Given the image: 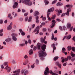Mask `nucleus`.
<instances>
[{
    "label": "nucleus",
    "instance_id": "obj_1",
    "mask_svg": "<svg viewBox=\"0 0 75 75\" xmlns=\"http://www.w3.org/2000/svg\"><path fill=\"white\" fill-rule=\"evenodd\" d=\"M45 49H46V45L43 44L42 46V51L39 52L40 53L39 54V57L41 58V60H44V58L43 57L47 55V54L45 52Z\"/></svg>",
    "mask_w": 75,
    "mask_h": 75
},
{
    "label": "nucleus",
    "instance_id": "obj_2",
    "mask_svg": "<svg viewBox=\"0 0 75 75\" xmlns=\"http://www.w3.org/2000/svg\"><path fill=\"white\" fill-rule=\"evenodd\" d=\"M54 8H52L48 9V11H47V18H48V19L47 20L48 21L49 20H50V21H51V19H52V18L50 17V13H51V12H53V11H54Z\"/></svg>",
    "mask_w": 75,
    "mask_h": 75
},
{
    "label": "nucleus",
    "instance_id": "obj_3",
    "mask_svg": "<svg viewBox=\"0 0 75 75\" xmlns=\"http://www.w3.org/2000/svg\"><path fill=\"white\" fill-rule=\"evenodd\" d=\"M22 2L29 6H31L33 4L32 2L30 0H22Z\"/></svg>",
    "mask_w": 75,
    "mask_h": 75
},
{
    "label": "nucleus",
    "instance_id": "obj_4",
    "mask_svg": "<svg viewBox=\"0 0 75 75\" xmlns=\"http://www.w3.org/2000/svg\"><path fill=\"white\" fill-rule=\"evenodd\" d=\"M11 35L12 36V39L13 40V41H17V38L15 37V36H17V35L15 33H13L11 34Z\"/></svg>",
    "mask_w": 75,
    "mask_h": 75
},
{
    "label": "nucleus",
    "instance_id": "obj_5",
    "mask_svg": "<svg viewBox=\"0 0 75 75\" xmlns=\"http://www.w3.org/2000/svg\"><path fill=\"white\" fill-rule=\"evenodd\" d=\"M18 7V3L17 2H15L14 4L13 5V8H15Z\"/></svg>",
    "mask_w": 75,
    "mask_h": 75
},
{
    "label": "nucleus",
    "instance_id": "obj_6",
    "mask_svg": "<svg viewBox=\"0 0 75 75\" xmlns=\"http://www.w3.org/2000/svg\"><path fill=\"white\" fill-rule=\"evenodd\" d=\"M57 13H58L57 14V16H60L61 14L62 13V10L59 9V10L58 11Z\"/></svg>",
    "mask_w": 75,
    "mask_h": 75
},
{
    "label": "nucleus",
    "instance_id": "obj_7",
    "mask_svg": "<svg viewBox=\"0 0 75 75\" xmlns=\"http://www.w3.org/2000/svg\"><path fill=\"white\" fill-rule=\"evenodd\" d=\"M7 68V72H10V71L11 70V69L10 67H8V66H6V67L4 69H6V70Z\"/></svg>",
    "mask_w": 75,
    "mask_h": 75
},
{
    "label": "nucleus",
    "instance_id": "obj_8",
    "mask_svg": "<svg viewBox=\"0 0 75 75\" xmlns=\"http://www.w3.org/2000/svg\"><path fill=\"white\" fill-rule=\"evenodd\" d=\"M39 30H40V27L39 26L37 27L35 29V30H34V33L36 32V31H39Z\"/></svg>",
    "mask_w": 75,
    "mask_h": 75
},
{
    "label": "nucleus",
    "instance_id": "obj_9",
    "mask_svg": "<svg viewBox=\"0 0 75 75\" xmlns=\"http://www.w3.org/2000/svg\"><path fill=\"white\" fill-rule=\"evenodd\" d=\"M71 8H69L67 9V12H66V15L67 16H69V12H70L71 11Z\"/></svg>",
    "mask_w": 75,
    "mask_h": 75
},
{
    "label": "nucleus",
    "instance_id": "obj_10",
    "mask_svg": "<svg viewBox=\"0 0 75 75\" xmlns=\"http://www.w3.org/2000/svg\"><path fill=\"white\" fill-rule=\"evenodd\" d=\"M52 25L51 27V28H53L54 27V25H55V20L54 19H53L52 20Z\"/></svg>",
    "mask_w": 75,
    "mask_h": 75
},
{
    "label": "nucleus",
    "instance_id": "obj_11",
    "mask_svg": "<svg viewBox=\"0 0 75 75\" xmlns=\"http://www.w3.org/2000/svg\"><path fill=\"white\" fill-rule=\"evenodd\" d=\"M24 73L25 74H28V71L27 70H24L21 71V73L23 74Z\"/></svg>",
    "mask_w": 75,
    "mask_h": 75
},
{
    "label": "nucleus",
    "instance_id": "obj_12",
    "mask_svg": "<svg viewBox=\"0 0 75 75\" xmlns=\"http://www.w3.org/2000/svg\"><path fill=\"white\" fill-rule=\"evenodd\" d=\"M39 14H40V13L38 11H35L34 13V16H37V15H39Z\"/></svg>",
    "mask_w": 75,
    "mask_h": 75
},
{
    "label": "nucleus",
    "instance_id": "obj_13",
    "mask_svg": "<svg viewBox=\"0 0 75 75\" xmlns=\"http://www.w3.org/2000/svg\"><path fill=\"white\" fill-rule=\"evenodd\" d=\"M72 58V57L71 56H68L67 58H65V61H68L69 60H70V59H71Z\"/></svg>",
    "mask_w": 75,
    "mask_h": 75
},
{
    "label": "nucleus",
    "instance_id": "obj_14",
    "mask_svg": "<svg viewBox=\"0 0 75 75\" xmlns=\"http://www.w3.org/2000/svg\"><path fill=\"white\" fill-rule=\"evenodd\" d=\"M19 31L22 35H25V33L23 31H22V29H19Z\"/></svg>",
    "mask_w": 75,
    "mask_h": 75
},
{
    "label": "nucleus",
    "instance_id": "obj_15",
    "mask_svg": "<svg viewBox=\"0 0 75 75\" xmlns=\"http://www.w3.org/2000/svg\"><path fill=\"white\" fill-rule=\"evenodd\" d=\"M56 65H58L59 68H61V64H59V62H57L56 63Z\"/></svg>",
    "mask_w": 75,
    "mask_h": 75
},
{
    "label": "nucleus",
    "instance_id": "obj_16",
    "mask_svg": "<svg viewBox=\"0 0 75 75\" xmlns=\"http://www.w3.org/2000/svg\"><path fill=\"white\" fill-rule=\"evenodd\" d=\"M71 27V25L70 23H68L67 25V28L68 29H69Z\"/></svg>",
    "mask_w": 75,
    "mask_h": 75
},
{
    "label": "nucleus",
    "instance_id": "obj_17",
    "mask_svg": "<svg viewBox=\"0 0 75 75\" xmlns=\"http://www.w3.org/2000/svg\"><path fill=\"white\" fill-rule=\"evenodd\" d=\"M37 45L38 47V50H40V48H41V44L38 43L37 44Z\"/></svg>",
    "mask_w": 75,
    "mask_h": 75
},
{
    "label": "nucleus",
    "instance_id": "obj_18",
    "mask_svg": "<svg viewBox=\"0 0 75 75\" xmlns=\"http://www.w3.org/2000/svg\"><path fill=\"white\" fill-rule=\"evenodd\" d=\"M12 28V26L11 25H9L7 27V30H10Z\"/></svg>",
    "mask_w": 75,
    "mask_h": 75
},
{
    "label": "nucleus",
    "instance_id": "obj_19",
    "mask_svg": "<svg viewBox=\"0 0 75 75\" xmlns=\"http://www.w3.org/2000/svg\"><path fill=\"white\" fill-rule=\"evenodd\" d=\"M13 15L14 16V17L15 18V17H16L17 16V13H16L15 12H13L12 13Z\"/></svg>",
    "mask_w": 75,
    "mask_h": 75
},
{
    "label": "nucleus",
    "instance_id": "obj_20",
    "mask_svg": "<svg viewBox=\"0 0 75 75\" xmlns=\"http://www.w3.org/2000/svg\"><path fill=\"white\" fill-rule=\"evenodd\" d=\"M44 2L45 3V5H47L49 3V1L47 0H45L44 1Z\"/></svg>",
    "mask_w": 75,
    "mask_h": 75
},
{
    "label": "nucleus",
    "instance_id": "obj_21",
    "mask_svg": "<svg viewBox=\"0 0 75 75\" xmlns=\"http://www.w3.org/2000/svg\"><path fill=\"white\" fill-rule=\"evenodd\" d=\"M71 55L72 58H74L75 57V54L73 53H72V52H71Z\"/></svg>",
    "mask_w": 75,
    "mask_h": 75
},
{
    "label": "nucleus",
    "instance_id": "obj_22",
    "mask_svg": "<svg viewBox=\"0 0 75 75\" xmlns=\"http://www.w3.org/2000/svg\"><path fill=\"white\" fill-rule=\"evenodd\" d=\"M29 55H32L33 54V51L32 50H30L29 52Z\"/></svg>",
    "mask_w": 75,
    "mask_h": 75
},
{
    "label": "nucleus",
    "instance_id": "obj_23",
    "mask_svg": "<svg viewBox=\"0 0 75 75\" xmlns=\"http://www.w3.org/2000/svg\"><path fill=\"white\" fill-rule=\"evenodd\" d=\"M71 38V35H67V40H69Z\"/></svg>",
    "mask_w": 75,
    "mask_h": 75
},
{
    "label": "nucleus",
    "instance_id": "obj_24",
    "mask_svg": "<svg viewBox=\"0 0 75 75\" xmlns=\"http://www.w3.org/2000/svg\"><path fill=\"white\" fill-rule=\"evenodd\" d=\"M67 48H68V51H69L70 50H71V49H72V47L70 46H69L67 47Z\"/></svg>",
    "mask_w": 75,
    "mask_h": 75
},
{
    "label": "nucleus",
    "instance_id": "obj_25",
    "mask_svg": "<svg viewBox=\"0 0 75 75\" xmlns=\"http://www.w3.org/2000/svg\"><path fill=\"white\" fill-rule=\"evenodd\" d=\"M11 40V38H9L5 40V41L6 42H9V41H10Z\"/></svg>",
    "mask_w": 75,
    "mask_h": 75
},
{
    "label": "nucleus",
    "instance_id": "obj_26",
    "mask_svg": "<svg viewBox=\"0 0 75 75\" xmlns=\"http://www.w3.org/2000/svg\"><path fill=\"white\" fill-rule=\"evenodd\" d=\"M50 74H52V75H58V74H56L55 73L53 72L52 71H50Z\"/></svg>",
    "mask_w": 75,
    "mask_h": 75
},
{
    "label": "nucleus",
    "instance_id": "obj_27",
    "mask_svg": "<svg viewBox=\"0 0 75 75\" xmlns=\"http://www.w3.org/2000/svg\"><path fill=\"white\" fill-rule=\"evenodd\" d=\"M45 41V39H44V38H40V41L42 42H44Z\"/></svg>",
    "mask_w": 75,
    "mask_h": 75
},
{
    "label": "nucleus",
    "instance_id": "obj_28",
    "mask_svg": "<svg viewBox=\"0 0 75 75\" xmlns=\"http://www.w3.org/2000/svg\"><path fill=\"white\" fill-rule=\"evenodd\" d=\"M62 62L63 63L65 61V58L64 59V58L63 57H62Z\"/></svg>",
    "mask_w": 75,
    "mask_h": 75
},
{
    "label": "nucleus",
    "instance_id": "obj_29",
    "mask_svg": "<svg viewBox=\"0 0 75 75\" xmlns=\"http://www.w3.org/2000/svg\"><path fill=\"white\" fill-rule=\"evenodd\" d=\"M67 14V13H63L61 15V17H64L65 16V14Z\"/></svg>",
    "mask_w": 75,
    "mask_h": 75
},
{
    "label": "nucleus",
    "instance_id": "obj_30",
    "mask_svg": "<svg viewBox=\"0 0 75 75\" xmlns=\"http://www.w3.org/2000/svg\"><path fill=\"white\" fill-rule=\"evenodd\" d=\"M31 19H32V16H30L29 17V18L28 22H30V21H31Z\"/></svg>",
    "mask_w": 75,
    "mask_h": 75
},
{
    "label": "nucleus",
    "instance_id": "obj_31",
    "mask_svg": "<svg viewBox=\"0 0 75 75\" xmlns=\"http://www.w3.org/2000/svg\"><path fill=\"white\" fill-rule=\"evenodd\" d=\"M59 58V57L58 56L55 57L54 58V60L56 61L57 59H58Z\"/></svg>",
    "mask_w": 75,
    "mask_h": 75
},
{
    "label": "nucleus",
    "instance_id": "obj_32",
    "mask_svg": "<svg viewBox=\"0 0 75 75\" xmlns=\"http://www.w3.org/2000/svg\"><path fill=\"white\" fill-rule=\"evenodd\" d=\"M57 1V0H55L54 1H53L52 3V4H55Z\"/></svg>",
    "mask_w": 75,
    "mask_h": 75
},
{
    "label": "nucleus",
    "instance_id": "obj_33",
    "mask_svg": "<svg viewBox=\"0 0 75 75\" xmlns=\"http://www.w3.org/2000/svg\"><path fill=\"white\" fill-rule=\"evenodd\" d=\"M8 64V63L7 62H5L4 63V65L6 66Z\"/></svg>",
    "mask_w": 75,
    "mask_h": 75
},
{
    "label": "nucleus",
    "instance_id": "obj_34",
    "mask_svg": "<svg viewBox=\"0 0 75 75\" xmlns=\"http://www.w3.org/2000/svg\"><path fill=\"white\" fill-rule=\"evenodd\" d=\"M56 17V15H54L51 18H52V19H55V18Z\"/></svg>",
    "mask_w": 75,
    "mask_h": 75
},
{
    "label": "nucleus",
    "instance_id": "obj_35",
    "mask_svg": "<svg viewBox=\"0 0 75 75\" xmlns=\"http://www.w3.org/2000/svg\"><path fill=\"white\" fill-rule=\"evenodd\" d=\"M28 42L29 44H31V40H30V39H29Z\"/></svg>",
    "mask_w": 75,
    "mask_h": 75
},
{
    "label": "nucleus",
    "instance_id": "obj_36",
    "mask_svg": "<svg viewBox=\"0 0 75 75\" xmlns=\"http://www.w3.org/2000/svg\"><path fill=\"white\" fill-rule=\"evenodd\" d=\"M66 51V49L65 48L63 47L62 49V52H65Z\"/></svg>",
    "mask_w": 75,
    "mask_h": 75
},
{
    "label": "nucleus",
    "instance_id": "obj_37",
    "mask_svg": "<svg viewBox=\"0 0 75 75\" xmlns=\"http://www.w3.org/2000/svg\"><path fill=\"white\" fill-rule=\"evenodd\" d=\"M72 50L73 51H74V52H75V47H73L72 48Z\"/></svg>",
    "mask_w": 75,
    "mask_h": 75
},
{
    "label": "nucleus",
    "instance_id": "obj_38",
    "mask_svg": "<svg viewBox=\"0 0 75 75\" xmlns=\"http://www.w3.org/2000/svg\"><path fill=\"white\" fill-rule=\"evenodd\" d=\"M19 45L21 47H23V46H24L25 45V44H19Z\"/></svg>",
    "mask_w": 75,
    "mask_h": 75
},
{
    "label": "nucleus",
    "instance_id": "obj_39",
    "mask_svg": "<svg viewBox=\"0 0 75 75\" xmlns=\"http://www.w3.org/2000/svg\"><path fill=\"white\" fill-rule=\"evenodd\" d=\"M57 6H60V2H58L57 4Z\"/></svg>",
    "mask_w": 75,
    "mask_h": 75
},
{
    "label": "nucleus",
    "instance_id": "obj_40",
    "mask_svg": "<svg viewBox=\"0 0 75 75\" xmlns=\"http://www.w3.org/2000/svg\"><path fill=\"white\" fill-rule=\"evenodd\" d=\"M51 39L52 40H54V35L53 34H52Z\"/></svg>",
    "mask_w": 75,
    "mask_h": 75
},
{
    "label": "nucleus",
    "instance_id": "obj_41",
    "mask_svg": "<svg viewBox=\"0 0 75 75\" xmlns=\"http://www.w3.org/2000/svg\"><path fill=\"white\" fill-rule=\"evenodd\" d=\"M36 64H38L39 63V61L38 59H36Z\"/></svg>",
    "mask_w": 75,
    "mask_h": 75
},
{
    "label": "nucleus",
    "instance_id": "obj_42",
    "mask_svg": "<svg viewBox=\"0 0 75 75\" xmlns=\"http://www.w3.org/2000/svg\"><path fill=\"white\" fill-rule=\"evenodd\" d=\"M28 17H26L25 19V21H27L28 20Z\"/></svg>",
    "mask_w": 75,
    "mask_h": 75
},
{
    "label": "nucleus",
    "instance_id": "obj_43",
    "mask_svg": "<svg viewBox=\"0 0 75 75\" xmlns=\"http://www.w3.org/2000/svg\"><path fill=\"white\" fill-rule=\"evenodd\" d=\"M42 20H43V21H45V20H46V17H44L42 18Z\"/></svg>",
    "mask_w": 75,
    "mask_h": 75
},
{
    "label": "nucleus",
    "instance_id": "obj_44",
    "mask_svg": "<svg viewBox=\"0 0 75 75\" xmlns=\"http://www.w3.org/2000/svg\"><path fill=\"white\" fill-rule=\"evenodd\" d=\"M75 60V58H74L71 59V61L74 62Z\"/></svg>",
    "mask_w": 75,
    "mask_h": 75
},
{
    "label": "nucleus",
    "instance_id": "obj_45",
    "mask_svg": "<svg viewBox=\"0 0 75 75\" xmlns=\"http://www.w3.org/2000/svg\"><path fill=\"white\" fill-rule=\"evenodd\" d=\"M59 28L60 30H61V31H62V26H60L59 27Z\"/></svg>",
    "mask_w": 75,
    "mask_h": 75
},
{
    "label": "nucleus",
    "instance_id": "obj_46",
    "mask_svg": "<svg viewBox=\"0 0 75 75\" xmlns=\"http://www.w3.org/2000/svg\"><path fill=\"white\" fill-rule=\"evenodd\" d=\"M28 13H25V14H24V16H27V15H28Z\"/></svg>",
    "mask_w": 75,
    "mask_h": 75
},
{
    "label": "nucleus",
    "instance_id": "obj_47",
    "mask_svg": "<svg viewBox=\"0 0 75 75\" xmlns=\"http://www.w3.org/2000/svg\"><path fill=\"white\" fill-rule=\"evenodd\" d=\"M3 20L1 19L0 20V24H3Z\"/></svg>",
    "mask_w": 75,
    "mask_h": 75
},
{
    "label": "nucleus",
    "instance_id": "obj_48",
    "mask_svg": "<svg viewBox=\"0 0 75 75\" xmlns=\"http://www.w3.org/2000/svg\"><path fill=\"white\" fill-rule=\"evenodd\" d=\"M43 31H47V29L45 28H43L42 29Z\"/></svg>",
    "mask_w": 75,
    "mask_h": 75
},
{
    "label": "nucleus",
    "instance_id": "obj_49",
    "mask_svg": "<svg viewBox=\"0 0 75 75\" xmlns=\"http://www.w3.org/2000/svg\"><path fill=\"white\" fill-rule=\"evenodd\" d=\"M39 22L40 21L38 19L36 20V23H39Z\"/></svg>",
    "mask_w": 75,
    "mask_h": 75
},
{
    "label": "nucleus",
    "instance_id": "obj_50",
    "mask_svg": "<svg viewBox=\"0 0 75 75\" xmlns=\"http://www.w3.org/2000/svg\"><path fill=\"white\" fill-rule=\"evenodd\" d=\"M39 18V17H38V16H36V17H35V19L36 20H38V19Z\"/></svg>",
    "mask_w": 75,
    "mask_h": 75
},
{
    "label": "nucleus",
    "instance_id": "obj_51",
    "mask_svg": "<svg viewBox=\"0 0 75 75\" xmlns=\"http://www.w3.org/2000/svg\"><path fill=\"white\" fill-rule=\"evenodd\" d=\"M27 58H28V56H27V55H25L24 56V58L25 59H27Z\"/></svg>",
    "mask_w": 75,
    "mask_h": 75
},
{
    "label": "nucleus",
    "instance_id": "obj_52",
    "mask_svg": "<svg viewBox=\"0 0 75 75\" xmlns=\"http://www.w3.org/2000/svg\"><path fill=\"white\" fill-rule=\"evenodd\" d=\"M35 67V66H34V64L33 65H32L31 66V68H34V67Z\"/></svg>",
    "mask_w": 75,
    "mask_h": 75
},
{
    "label": "nucleus",
    "instance_id": "obj_53",
    "mask_svg": "<svg viewBox=\"0 0 75 75\" xmlns=\"http://www.w3.org/2000/svg\"><path fill=\"white\" fill-rule=\"evenodd\" d=\"M41 24H42V25H45V23L43 22L41 23Z\"/></svg>",
    "mask_w": 75,
    "mask_h": 75
},
{
    "label": "nucleus",
    "instance_id": "obj_54",
    "mask_svg": "<svg viewBox=\"0 0 75 75\" xmlns=\"http://www.w3.org/2000/svg\"><path fill=\"white\" fill-rule=\"evenodd\" d=\"M56 20L57 21H61V20L59 18H57Z\"/></svg>",
    "mask_w": 75,
    "mask_h": 75
},
{
    "label": "nucleus",
    "instance_id": "obj_55",
    "mask_svg": "<svg viewBox=\"0 0 75 75\" xmlns=\"http://www.w3.org/2000/svg\"><path fill=\"white\" fill-rule=\"evenodd\" d=\"M72 29H73V26L71 27V28L70 29V31H71L72 30Z\"/></svg>",
    "mask_w": 75,
    "mask_h": 75
},
{
    "label": "nucleus",
    "instance_id": "obj_56",
    "mask_svg": "<svg viewBox=\"0 0 75 75\" xmlns=\"http://www.w3.org/2000/svg\"><path fill=\"white\" fill-rule=\"evenodd\" d=\"M3 31V29H1L0 30V33H2Z\"/></svg>",
    "mask_w": 75,
    "mask_h": 75
},
{
    "label": "nucleus",
    "instance_id": "obj_57",
    "mask_svg": "<svg viewBox=\"0 0 75 75\" xmlns=\"http://www.w3.org/2000/svg\"><path fill=\"white\" fill-rule=\"evenodd\" d=\"M22 13H24L25 12V11L24 9H22Z\"/></svg>",
    "mask_w": 75,
    "mask_h": 75
},
{
    "label": "nucleus",
    "instance_id": "obj_58",
    "mask_svg": "<svg viewBox=\"0 0 75 75\" xmlns=\"http://www.w3.org/2000/svg\"><path fill=\"white\" fill-rule=\"evenodd\" d=\"M51 46L52 47H55V44H53L51 45Z\"/></svg>",
    "mask_w": 75,
    "mask_h": 75
},
{
    "label": "nucleus",
    "instance_id": "obj_59",
    "mask_svg": "<svg viewBox=\"0 0 75 75\" xmlns=\"http://www.w3.org/2000/svg\"><path fill=\"white\" fill-rule=\"evenodd\" d=\"M73 6H72V5L71 4V5H69V7L70 8H72V7Z\"/></svg>",
    "mask_w": 75,
    "mask_h": 75
},
{
    "label": "nucleus",
    "instance_id": "obj_60",
    "mask_svg": "<svg viewBox=\"0 0 75 75\" xmlns=\"http://www.w3.org/2000/svg\"><path fill=\"white\" fill-rule=\"evenodd\" d=\"M67 65V63H65L63 64V66L65 67Z\"/></svg>",
    "mask_w": 75,
    "mask_h": 75
},
{
    "label": "nucleus",
    "instance_id": "obj_61",
    "mask_svg": "<svg viewBox=\"0 0 75 75\" xmlns=\"http://www.w3.org/2000/svg\"><path fill=\"white\" fill-rule=\"evenodd\" d=\"M39 34L40 35H43V34L42 33H39Z\"/></svg>",
    "mask_w": 75,
    "mask_h": 75
},
{
    "label": "nucleus",
    "instance_id": "obj_62",
    "mask_svg": "<svg viewBox=\"0 0 75 75\" xmlns=\"http://www.w3.org/2000/svg\"><path fill=\"white\" fill-rule=\"evenodd\" d=\"M33 11V9H31L30 10V13H32Z\"/></svg>",
    "mask_w": 75,
    "mask_h": 75
},
{
    "label": "nucleus",
    "instance_id": "obj_63",
    "mask_svg": "<svg viewBox=\"0 0 75 75\" xmlns=\"http://www.w3.org/2000/svg\"><path fill=\"white\" fill-rule=\"evenodd\" d=\"M58 38H54V41H57V40Z\"/></svg>",
    "mask_w": 75,
    "mask_h": 75
},
{
    "label": "nucleus",
    "instance_id": "obj_64",
    "mask_svg": "<svg viewBox=\"0 0 75 75\" xmlns=\"http://www.w3.org/2000/svg\"><path fill=\"white\" fill-rule=\"evenodd\" d=\"M12 63H13V64H15L16 61H15L13 60L12 61Z\"/></svg>",
    "mask_w": 75,
    "mask_h": 75
}]
</instances>
